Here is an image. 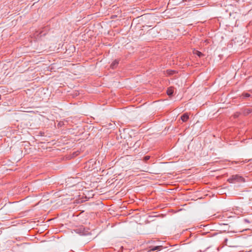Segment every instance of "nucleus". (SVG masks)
<instances>
[{
    "label": "nucleus",
    "instance_id": "f257e3e1",
    "mask_svg": "<svg viewBox=\"0 0 252 252\" xmlns=\"http://www.w3.org/2000/svg\"><path fill=\"white\" fill-rule=\"evenodd\" d=\"M228 181L230 183H234L235 182H245V179L239 175H235L231 176V177L228 179Z\"/></svg>",
    "mask_w": 252,
    "mask_h": 252
},
{
    "label": "nucleus",
    "instance_id": "f03ea898",
    "mask_svg": "<svg viewBox=\"0 0 252 252\" xmlns=\"http://www.w3.org/2000/svg\"><path fill=\"white\" fill-rule=\"evenodd\" d=\"M119 62V61L117 60H115L114 61H113L112 62V63L111 64V65H110L111 68L112 69L115 68L118 65Z\"/></svg>",
    "mask_w": 252,
    "mask_h": 252
},
{
    "label": "nucleus",
    "instance_id": "7ed1b4c3",
    "mask_svg": "<svg viewBox=\"0 0 252 252\" xmlns=\"http://www.w3.org/2000/svg\"><path fill=\"white\" fill-rule=\"evenodd\" d=\"M189 115L187 114H184L181 117L183 122H185L189 119Z\"/></svg>",
    "mask_w": 252,
    "mask_h": 252
},
{
    "label": "nucleus",
    "instance_id": "20e7f679",
    "mask_svg": "<svg viewBox=\"0 0 252 252\" xmlns=\"http://www.w3.org/2000/svg\"><path fill=\"white\" fill-rule=\"evenodd\" d=\"M174 93V89L173 87H169L167 90V94L168 95H172Z\"/></svg>",
    "mask_w": 252,
    "mask_h": 252
},
{
    "label": "nucleus",
    "instance_id": "39448f33",
    "mask_svg": "<svg viewBox=\"0 0 252 252\" xmlns=\"http://www.w3.org/2000/svg\"><path fill=\"white\" fill-rule=\"evenodd\" d=\"M75 231L77 233L80 234L81 235H85V232H84V228L82 227L76 229L75 230Z\"/></svg>",
    "mask_w": 252,
    "mask_h": 252
},
{
    "label": "nucleus",
    "instance_id": "423d86ee",
    "mask_svg": "<svg viewBox=\"0 0 252 252\" xmlns=\"http://www.w3.org/2000/svg\"><path fill=\"white\" fill-rule=\"evenodd\" d=\"M244 114L245 115H249L252 113V109H246L244 110Z\"/></svg>",
    "mask_w": 252,
    "mask_h": 252
},
{
    "label": "nucleus",
    "instance_id": "0eeeda50",
    "mask_svg": "<svg viewBox=\"0 0 252 252\" xmlns=\"http://www.w3.org/2000/svg\"><path fill=\"white\" fill-rule=\"evenodd\" d=\"M162 248V246H156V247H154L152 249V250L154 251H157V250H160Z\"/></svg>",
    "mask_w": 252,
    "mask_h": 252
},
{
    "label": "nucleus",
    "instance_id": "6e6552de",
    "mask_svg": "<svg viewBox=\"0 0 252 252\" xmlns=\"http://www.w3.org/2000/svg\"><path fill=\"white\" fill-rule=\"evenodd\" d=\"M250 94H249V93H243L242 94V96L244 97H249L250 96Z\"/></svg>",
    "mask_w": 252,
    "mask_h": 252
},
{
    "label": "nucleus",
    "instance_id": "1a4fd4ad",
    "mask_svg": "<svg viewBox=\"0 0 252 252\" xmlns=\"http://www.w3.org/2000/svg\"><path fill=\"white\" fill-rule=\"evenodd\" d=\"M150 158V156H146L144 158L143 160L145 161H147Z\"/></svg>",
    "mask_w": 252,
    "mask_h": 252
},
{
    "label": "nucleus",
    "instance_id": "9d476101",
    "mask_svg": "<svg viewBox=\"0 0 252 252\" xmlns=\"http://www.w3.org/2000/svg\"><path fill=\"white\" fill-rule=\"evenodd\" d=\"M196 54L199 56V57H201L202 55V54L199 52V51H196Z\"/></svg>",
    "mask_w": 252,
    "mask_h": 252
},
{
    "label": "nucleus",
    "instance_id": "9b49d317",
    "mask_svg": "<svg viewBox=\"0 0 252 252\" xmlns=\"http://www.w3.org/2000/svg\"><path fill=\"white\" fill-rule=\"evenodd\" d=\"M168 73L170 75H171L173 73V72H174V71L173 70H167Z\"/></svg>",
    "mask_w": 252,
    "mask_h": 252
},
{
    "label": "nucleus",
    "instance_id": "f8f14e48",
    "mask_svg": "<svg viewBox=\"0 0 252 252\" xmlns=\"http://www.w3.org/2000/svg\"><path fill=\"white\" fill-rule=\"evenodd\" d=\"M251 160V159H249V160H247V159H246V160H245V161H244V162H248V161H250Z\"/></svg>",
    "mask_w": 252,
    "mask_h": 252
}]
</instances>
